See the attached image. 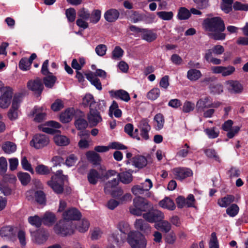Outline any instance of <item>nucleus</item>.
Instances as JSON below:
<instances>
[{
  "mask_svg": "<svg viewBox=\"0 0 248 248\" xmlns=\"http://www.w3.org/2000/svg\"><path fill=\"white\" fill-rule=\"evenodd\" d=\"M203 28L208 31L210 37L216 40H223L226 34L223 32L225 29L223 20L219 17L207 18L203 22Z\"/></svg>",
  "mask_w": 248,
  "mask_h": 248,
  "instance_id": "f257e3e1",
  "label": "nucleus"
},
{
  "mask_svg": "<svg viewBox=\"0 0 248 248\" xmlns=\"http://www.w3.org/2000/svg\"><path fill=\"white\" fill-rule=\"evenodd\" d=\"M127 241L131 248H146L147 240L140 232L130 231L127 235Z\"/></svg>",
  "mask_w": 248,
  "mask_h": 248,
  "instance_id": "f03ea898",
  "label": "nucleus"
},
{
  "mask_svg": "<svg viewBox=\"0 0 248 248\" xmlns=\"http://www.w3.org/2000/svg\"><path fill=\"white\" fill-rule=\"evenodd\" d=\"M151 206L152 205L145 199L138 197L134 199L133 204L129 207V211L132 215L140 216Z\"/></svg>",
  "mask_w": 248,
  "mask_h": 248,
  "instance_id": "7ed1b4c3",
  "label": "nucleus"
},
{
  "mask_svg": "<svg viewBox=\"0 0 248 248\" xmlns=\"http://www.w3.org/2000/svg\"><path fill=\"white\" fill-rule=\"evenodd\" d=\"M66 179V176L62 174V170H58L52 176L51 180L47 182V185L55 192L62 193L63 190V183Z\"/></svg>",
  "mask_w": 248,
  "mask_h": 248,
  "instance_id": "20e7f679",
  "label": "nucleus"
},
{
  "mask_svg": "<svg viewBox=\"0 0 248 248\" xmlns=\"http://www.w3.org/2000/svg\"><path fill=\"white\" fill-rule=\"evenodd\" d=\"M75 225L70 221L60 220L54 227L55 232L63 236L71 235L75 231Z\"/></svg>",
  "mask_w": 248,
  "mask_h": 248,
  "instance_id": "39448f33",
  "label": "nucleus"
},
{
  "mask_svg": "<svg viewBox=\"0 0 248 248\" xmlns=\"http://www.w3.org/2000/svg\"><path fill=\"white\" fill-rule=\"evenodd\" d=\"M13 91L11 88L8 86L0 88V107L7 108L11 102Z\"/></svg>",
  "mask_w": 248,
  "mask_h": 248,
  "instance_id": "423d86ee",
  "label": "nucleus"
},
{
  "mask_svg": "<svg viewBox=\"0 0 248 248\" xmlns=\"http://www.w3.org/2000/svg\"><path fill=\"white\" fill-rule=\"evenodd\" d=\"M22 100V96L20 94H16L14 96L12 106L8 113V116L11 120L17 118L18 108Z\"/></svg>",
  "mask_w": 248,
  "mask_h": 248,
  "instance_id": "0eeeda50",
  "label": "nucleus"
},
{
  "mask_svg": "<svg viewBox=\"0 0 248 248\" xmlns=\"http://www.w3.org/2000/svg\"><path fill=\"white\" fill-rule=\"evenodd\" d=\"M50 142L49 137L45 134H37L31 141V145L36 149H42L47 146Z\"/></svg>",
  "mask_w": 248,
  "mask_h": 248,
  "instance_id": "6e6552de",
  "label": "nucleus"
},
{
  "mask_svg": "<svg viewBox=\"0 0 248 248\" xmlns=\"http://www.w3.org/2000/svg\"><path fill=\"white\" fill-rule=\"evenodd\" d=\"M90 12L89 10L85 8H80L78 12V18L76 24L79 28L85 29L88 28L89 24L87 20L90 18Z\"/></svg>",
  "mask_w": 248,
  "mask_h": 248,
  "instance_id": "1a4fd4ad",
  "label": "nucleus"
},
{
  "mask_svg": "<svg viewBox=\"0 0 248 248\" xmlns=\"http://www.w3.org/2000/svg\"><path fill=\"white\" fill-rule=\"evenodd\" d=\"M212 73L220 74L222 77H227L232 75L235 71V68L232 65L228 66H212L210 68Z\"/></svg>",
  "mask_w": 248,
  "mask_h": 248,
  "instance_id": "9d476101",
  "label": "nucleus"
},
{
  "mask_svg": "<svg viewBox=\"0 0 248 248\" xmlns=\"http://www.w3.org/2000/svg\"><path fill=\"white\" fill-rule=\"evenodd\" d=\"M26 196L28 201H35L39 204H44L46 202L45 195L42 191L30 190L26 192Z\"/></svg>",
  "mask_w": 248,
  "mask_h": 248,
  "instance_id": "9b49d317",
  "label": "nucleus"
},
{
  "mask_svg": "<svg viewBox=\"0 0 248 248\" xmlns=\"http://www.w3.org/2000/svg\"><path fill=\"white\" fill-rule=\"evenodd\" d=\"M80 213L76 208H70L65 211L62 214L63 220L70 221L77 220L81 217Z\"/></svg>",
  "mask_w": 248,
  "mask_h": 248,
  "instance_id": "f8f14e48",
  "label": "nucleus"
},
{
  "mask_svg": "<svg viewBox=\"0 0 248 248\" xmlns=\"http://www.w3.org/2000/svg\"><path fill=\"white\" fill-rule=\"evenodd\" d=\"M225 85L229 92L232 93H239L243 90V85L236 80H228Z\"/></svg>",
  "mask_w": 248,
  "mask_h": 248,
  "instance_id": "ddd939ff",
  "label": "nucleus"
},
{
  "mask_svg": "<svg viewBox=\"0 0 248 248\" xmlns=\"http://www.w3.org/2000/svg\"><path fill=\"white\" fill-rule=\"evenodd\" d=\"M16 232L15 229L10 226L2 227L0 230V236L5 239L13 240L15 239Z\"/></svg>",
  "mask_w": 248,
  "mask_h": 248,
  "instance_id": "4468645a",
  "label": "nucleus"
},
{
  "mask_svg": "<svg viewBox=\"0 0 248 248\" xmlns=\"http://www.w3.org/2000/svg\"><path fill=\"white\" fill-rule=\"evenodd\" d=\"M172 172L176 178L183 180L192 175L191 170L188 168H175L172 170Z\"/></svg>",
  "mask_w": 248,
  "mask_h": 248,
  "instance_id": "2eb2a0df",
  "label": "nucleus"
},
{
  "mask_svg": "<svg viewBox=\"0 0 248 248\" xmlns=\"http://www.w3.org/2000/svg\"><path fill=\"white\" fill-rule=\"evenodd\" d=\"M61 124L56 122L51 121L46 123L45 125H39L38 128L40 131L47 134H53L55 132L54 128H59Z\"/></svg>",
  "mask_w": 248,
  "mask_h": 248,
  "instance_id": "dca6fc26",
  "label": "nucleus"
},
{
  "mask_svg": "<svg viewBox=\"0 0 248 248\" xmlns=\"http://www.w3.org/2000/svg\"><path fill=\"white\" fill-rule=\"evenodd\" d=\"M28 88L35 93L40 94L43 89V85L41 80L37 78L34 80H30L28 83Z\"/></svg>",
  "mask_w": 248,
  "mask_h": 248,
  "instance_id": "f3484780",
  "label": "nucleus"
},
{
  "mask_svg": "<svg viewBox=\"0 0 248 248\" xmlns=\"http://www.w3.org/2000/svg\"><path fill=\"white\" fill-rule=\"evenodd\" d=\"M88 120L89 124L92 126H96L102 121V118L97 110L90 108V113L88 115Z\"/></svg>",
  "mask_w": 248,
  "mask_h": 248,
  "instance_id": "a211bd4d",
  "label": "nucleus"
},
{
  "mask_svg": "<svg viewBox=\"0 0 248 248\" xmlns=\"http://www.w3.org/2000/svg\"><path fill=\"white\" fill-rule=\"evenodd\" d=\"M111 96L116 99H121L124 102H127L130 99L129 93L123 90L109 91Z\"/></svg>",
  "mask_w": 248,
  "mask_h": 248,
  "instance_id": "6ab92c4d",
  "label": "nucleus"
},
{
  "mask_svg": "<svg viewBox=\"0 0 248 248\" xmlns=\"http://www.w3.org/2000/svg\"><path fill=\"white\" fill-rule=\"evenodd\" d=\"M87 178L90 184L96 185L99 179L103 178V172L100 173L96 170L92 169L87 174Z\"/></svg>",
  "mask_w": 248,
  "mask_h": 248,
  "instance_id": "aec40b11",
  "label": "nucleus"
},
{
  "mask_svg": "<svg viewBox=\"0 0 248 248\" xmlns=\"http://www.w3.org/2000/svg\"><path fill=\"white\" fill-rule=\"evenodd\" d=\"M33 241L38 245L44 244L47 240L48 234L42 231H38L31 233Z\"/></svg>",
  "mask_w": 248,
  "mask_h": 248,
  "instance_id": "412c9836",
  "label": "nucleus"
},
{
  "mask_svg": "<svg viewBox=\"0 0 248 248\" xmlns=\"http://www.w3.org/2000/svg\"><path fill=\"white\" fill-rule=\"evenodd\" d=\"M132 172V170H129L118 173L117 176L121 183L128 184L133 180Z\"/></svg>",
  "mask_w": 248,
  "mask_h": 248,
  "instance_id": "4be33fe9",
  "label": "nucleus"
},
{
  "mask_svg": "<svg viewBox=\"0 0 248 248\" xmlns=\"http://www.w3.org/2000/svg\"><path fill=\"white\" fill-rule=\"evenodd\" d=\"M155 228L162 232L168 233L171 229V225L170 222L166 220L162 219L158 222H156L154 225Z\"/></svg>",
  "mask_w": 248,
  "mask_h": 248,
  "instance_id": "5701e85b",
  "label": "nucleus"
},
{
  "mask_svg": "<svg viewBox=\"0 0 248 248\" xmlns=\"http://www.w3.org/2000/svg\"><path fill=\"white\" fill-rule=\"evenodd\" d=\"M120 13L115 9H110L107 10L104 14L105 19L109 22L115 21L119 17Z\"/></svg>",
  "mask_w": 248,
  "mask_h": 248,
  "instance_id": "b1692460",
  "label": "nucleus"
},
{
  "mask_svg": "<svg viewBox=\"0 0 248 248\" xmlns=\"http://www.w3.org/2000/svg\"><path fill=\"white\" fill-rule=\"evenodd\" d=\"M140 35L142 39L148 42H153L157 38L156 33L147 29H142Z\"/></svg>",
  "mask_w": 248,
  "mask_h": 248,
  "instance_id": "393cba45",
  "label": "nucleus"
},
{
  "mask_svg": "<svg viewBox=\"0 0 248 248\" xmlns=\"http://www.w3.org/2000/svg\"><path fill=\"white\" fill-rule=\"evenodd\" d=\"M159 205L165 209L173 211L175 208V205L173 201L169 197H165L159 202Z\"/></svg>",
  "mask_w": 248,
  "mask_h": 248,
  "instance_id": "a878e982",
  "label": "nucleus"
},
{
  "mask_svg": "<svg viewBox=\"0 0 248 248\" xmlns=\"http://www.w3.org/2000/svg\"><path fill=\"white\" fill-rule=\"evenodd\" d=\"M34 113L35 114L34 121L36 122H41L46 118V113L43 107L35 108L34 109Z\"/></svg>",
  "mask_w": 248,
  "mask_h": 248,
  "instance_id": "bb28decb",
  "label": "nucleus"
},
{
  "mask_svg": "<svg viewBox=\"0 0 248 248\" xmlns=\"http://www.w3.org/2000/svg\"><path fill=\"white\" fill-rule=\"evenodd\" d=\"M55 143L60 146H67L70 143V140L66 136L62 135H56L53 137Z\"/></svg>",
  "mask_w": 248,
  "mask_h": 248,
  "instance_id": "cd10ccee",
  "label": "nucleus"
},
{
  "mask_svg": "<svg viewBox=\"0 0 248 248\" xmlns=\"http://www.w3.org/2000/svg\"><path fill=\"white\" fill-rule=\"evenodd\" d=\"M118 180L114 178L110 181H108L105 184L104 187V192L106 194H110L114 189L117 187L118 185Z\"/></svg>",
  "mask_w": 248,
  "mask_h": 248,
  "instance_id": "c85d7f7f",
  "label": "nucleus"
},
{
  "mask_svg": "<svg viewBox=\"0 0 248 248\" xmlns=\"http://www.w3.org/2000/svg\"><path fill=\"white\" fill-rule=\"evenodd\" d=\"M74 113L73 108H67L62 112L60 116V121L63 123L69 122L72 119Z\"/></svg>",
  "mask_w": 248,
  "mask_h": 248,
  "instance_id": "c756f323",
  "label": "nucleus"
},
{
  "mask_svg": "<svg viewBox=\"0 0 248 248\" xmlns=\"http://www.w3.org/2000/svg\"><path fill=\"white\" fill-rule=\"evenodd\" d=\"M87 79L90 81L92 85L94 86L98 90H101L102 85L99 79L94 75V73L90 72L86 74Z\"/></svg>",
  "mask_w": 248,
  "mask_h": 248,
  "instance_id": "7c9ffc66",
  "label": "nucleus"
},
{
  "mask_svg": "<svg viewBox=\"0 0 248 248\" xmlns=\"http://www.w3.org/2000/svg\"><path fill=\"white\" fill-rule=\"evenodd\" d=\"M134 227L137 230L143 232L150 230V225L142 219H136L134 223Z\"/></svg>",
  "mask_w": 248,
  "mask_h": 248,
  "instance_id": "2f4dec72",
  "label": "nucleus"
},
{
  "mask_svg": "<svg viewBox=\"0 0 248 248\" xmlns=\"http://www.w3.org/2000/svg\"><path fill=\"white\" fill-rule=\"evenodd\" d=\"M210 98L209 97H204L199 99L196 104L197 108L203 111L206 108H210Z\"/></svg>",
  "mask_w": 248,
  "mask_h": 248,
  "instance_id": "473e14b6",
  "label": "nucleus"
},
{
  "mask_svg": "<svg viewBox=\"0 0 248 248\" xmlns=\"http://www.w3.org/2000/svg\"><path fill=\"white\" fill-rule=\"evenodd\" d=\"M42 220L45 225L51 226L55 222L56 218L53 213L48 212L44 214Z\"/></svg>",
  "mask_w": 248,
  "mask_h": 248,
  "instance_id": "72a5a7b5",
  "label": "nucleus"
},
{
  "mask_svg": "<svg viewBox=\"0 0 248 248\" xmlns=\"http://www.w3.org/2000/svg\"><path fill=\"white\" fill-rule=\"evenodd\" d=\"M202 76L201 72L196 69H191L187 72V78L190 81L198 80Z\"/></svg>",
  "mask_w": 248,
  "mask_h": 248,
  "instance_id": "f704fd0d",
  "label": "nucleus"
},
{
  "mask_svg": "<svg viewBox=\"0 0 248 248\" xmlns=\"http://www.w3.org/2000/svg\"><path fill=\"white\" fill-rule=\"evenodd\" d=\"M234 201V197L231 195H228L226 196L219 199L217 201V204L221 207H226Z\"/></svg>",
  "mask_w": 248,
  "mask_h": 248,
  "instance_id": "c9c22d12",
  "label": "nucleus"
},
{
  "mask_svg": "<svg viewBox=\"0 0 248 248\" xmlns=\"http://www.w3.org/2000/svg\"><path fill=\"white\" fill-rule=\"evenodd\" d=\"M90 227V223L86 219H82L78 221L75 225V228L80 232L84 233L87 232Z\"/></svg>",
  "mask_w": 248,
  "mask_h": 248,
  "instance_id": "e433bc0d",
  "label": "nucleus"
},
{
  "mask_svg": "<svg viewBox=\"0 0 248 248\" xmlns=\"http://www.w3.org/2000/svg\"><path fill=\"white\" fill-rule=\"evenodd\" d=\"M147 161L143 156H137L133 159V165L136 168H142L146 166Z\"/></svg>",
  "mask_w": 248,
  "mask_h": 248,
  "instance_id": "4c0bfd02",
  "label": "nucleus"
},
{
  "mask_svg": "<svg viewBox=\"0 0 248 248\" xmlns=\"http://www.w3.org/2000/svg\"><path fill=\"white\" fill-rule=\"evenodd\" d=\"M3 151L6 154H11L16 150V145L11 141L5 142L2 146Z\"/></svg>",
  "mask_w": 248,
  "mask_h": 248,
  "instance_id": "58836bf2",
  "label": "nucleus"
},
{
  "mask_svg": "<svg viewBox=\"0 0 248 248\" xmlns=\"http://www.w3.org/2000/svg\"><path fill=\"white\" fill-rule=\"evenodd\" d=\"M101 16V11L98 9H94L90 14L89 20L93 24H96L99 22Z\"/></svg>",
  "mask_w": 248,
  "mask_h": 248,
  "instance_id": "ea45409f",
  "label": "nucleus"
},
{
  "mask_svg": "<svg viewBox=\"0 0 248 248\" xmlns=\"http://www.w3.org/2000/svg\"><path fill=\"white\" fill-rule=\"evenodd\" d=\"M86 157L89 161L94 164H97L101 161L99 155L94 151H88L87 152Z\"/></svg>",
  "mask_w": 248,
  "mask_h": 248,
  "instance_id": "a19ab883",
  "label": "nucleus"
},
{
  "mask_svg": "<svg viewBox=\"0 0 248 248\" xmlns=\"http://www.w3.org/2000/svg\"><path fill=\"white\" fill-rule=\"evenodd\" d=\"M95 103L93 97L91 94H86L82 99V104L86 107L89 106L90 108H93Z\"/></svg>",
  "mask_w": 248,
  "mask_h": 248,
  "instance_id": "79ce46f5",
  "label": "nucleus"
},
{
  "mask_svg": "<svg viewBox=\"0 0 248 248\" xmlns=\"http://www.w3.org/2000/svg\"><path fill=\"white\" fill-rule=\"evenodd\" d=\"M154 121L156 129L160 130L163 128L165 122L163 115L157 114L154 117Z\"/></svg>",
  "mask_w": 248,
  "mask_h": 248,
  "instance_id": "37998d69",
  "label": "nucleus"
},
{
  "mask_svg": "<svg viewBox=\"0 0 248 248\" xmlns=\"http://www.w3.org/2000/svg\"><path fill=\"white\" fill-rule=\"evenodd\" d=\"M160 94V91L158 88H154L147 94V97L148 99L154 101L159 97Z\"/></svg>",
  "mask_w": 248,
  "mask_h": 248,
  "instance_id": "c03bdc74",
  "label": "nucleus"
},
{
  "mask_svg": "<svg viewBox=\"0 0 248 248\" xmlns=\"http://www.w3.org/2000/svg\"><path fill=\"white\" fill-rule=\"evenodd\" d=\"M28 221L31 225L36 228H39L42 224V220L39 216L35 215L29 217H28Z\"/></svg>",
  "mask_w": 248,
  "mask_h": 248,
  "instance_id": "a18cd8bd",
  "label": "nucleus"
},
{
  "mask_svg": "<svg viewBox=\"0 0 248 248\" xmlns=\"http://www.w3.org/2000/svg\"><path fill=\"white\" fill-rule=\"evenodd\" d=\"M109 113L113 114L114 116L117 118H119L122 115V111L118 108V105L117 102L113 101L112 105L109 108Z\"/></svg>",
  "mask_w": 248,
  "mask_h": 248,
  "instance_id": "49530a36",
  "label": "nucleus"
},
{
  "mask_svg": "<svg viewBox=\"0 0 248 248\" xmlns=\"http://www.w3.org/2000/svg\"><path fill=\"white\" fill-rule=\"evenodd\" d=\"M56 79V77L51 75L45 77L43 81L46 87L52 88L54 85Z\"/></svg>",
  "mask_w": 248,
  "mask_h": 248,
  "instance_id": "de8ad7c7",
  "label": "nucleus"
},
{
  "mask_svg": "<svg viewBox=\"0 0 248 248\" xmlns=\"http://www.w3.org/2000/svg\"><path fill=\"white\" fill-rule=\"evenodd\" d=\"M157 16L162 20H170L173 17V13L171 11H161L156 13Z\"/></svg>",
  "mask_w": 248,
  "mask_h": 248,
  "instance_id": "09e8293b",
  "label": "nucleus"
},
{
  "mask_svg": "<svg viewBox=\"0 0 248 248\" xmlns=\"http://www.w3.org/2000/svg\"><path fill=\"white\" fill-rule=\"evenodd\" d=\"M35 171L37 173L41 175H47L50 173L51 169L47 166L43 164L38 165L35 168Z\"/></svg>",
  "mask_w": 248,
  "mask_h": 248,
  "instance_id": "8fccbe9b",
  "label": "nucleus"
},
{
  "mask_svg": "<svg viewBox=\"0 0 248 248\" xmlns=\"http://www.w3.org/2000/svg\"><path fill=\"white\" fill-rule=\"evenodd\" d=\"M212 0H193L199 9H204L208 7Z\"/></svg>",
  "mask_w": 248,
  "mask_h": 248,
  "instance_id": "3c124183",
  "label": "nucleus"
},
{
  "mask_svg": "<svg viewBox=\"0 0 248 248\" xmlns=\"http://www.w3.org/2000/svg\"><path fill=\"white\" fill-rule=\"evenodd\" d=\"M124 50L119 46H116L112 52V59L115 60H120L124 54Z\"/></svg>",
  "mask_w": 248,
  "mask_h": 248,
  "instance_id": "603ef678",
  "label": "nucleus"
},
{
  "mask_svg": "<svg viewBox=\"0 0 248 248\" xmlns=\"http://www.w3.org/2000/svg\"><path fill=\"white\" fill-rule=\"evenodd\" d=\"M17 177L23 185H26L31 180L30 174L27 172H18Z\"/></svg>",
  "mask_w": 248,
  "mask_h": 248,
  "instance_id": "864d4df0",
  "label": "nucleus"
},
{
  "mask_svg": "<svg viewBox=\"0 0 248 248\" xmlns=\"http://www.w3.org/2000/svg\"><path fill=\"white\" fill-rule=\"evenodd\" d=\"M204 132L210 139L217 138L219 134V131L216 128H208L204 130Z\"/></svg>",
  "mask_w": 248,
  "mask_h": 248,
  "instance_id": "5fc2aeb1",
  "label": "nucleus"
},
{
  "mask_svg": "<svg viewBox=\"0 0 248 248\" xmlns=\"http://www.w3.org/2000/svg\"><path fill=\"white\" fill-rule=\"evenodd\" d=\"M239 207L236 204H232L226 210L227 214L231 217H234L239 212Z\"/></svg>",
  "mask_w": 248,
  "mask_h": 248,
  "instance_id": "6e6d98bb",
  "label": "nucleus"
},
{
  "mask_svg": "<svg viewBox=\"0 0 248 248\" xmlns=\"http://www.w3.org/2000/svg\"><path fill=\"white\" fill-rule=\"evenodd\" d=\"M189 11L185 7H182L179 9L178 16L180 19L185 20L188 19L190 16Z\"/></svg>",
  "mask_w": 248,
  "mask_h": 248,
  "instance_id": "4d7b16f0",
  "label": "nucleus"
},
{
  "mask_svg": "<svg viewBox=\"0 0 248 248\" xmlns=\"http://www.w3.org/2000/svg\"><path fill=\"white\" fill-rule=\"evenodd\" d=\"M64 107L63 101L60 99H57L52 104L51 108L54 111H58Z\"/></svg>",
  "mask_w": 248,
  "mask_h": 248,
  "instance_id": "13d9d810",
  "label": "nucleus"
},
{
  "mask_svg": "<svg viewBox=\"0 0 248 248\" xmlns=\"http://www.w3.org/2000/svg\"><path fill=\"white\" fill-rule=\"evenodd\" d=\"M110 240L114 241L118 246H121L124 243V239H122L118 233L113 232L110 237Z\"/></svg>",
  "mask_w": 248,
  "mask_h": 248,
  "instance_id": "bf43d9fd",
  "label": "nucleus"
},
{
  "mask_svg": "<svg viewBox=\"0 0 248 248\" xmlns=\"http://www.w3.org/2000/svg\"><path fill=\"white\" fill-rule=\"evenodd\" d=\"M21 164L23 169L29 171L32 173H34L33 168H32L31 164L28 161L26 157L24 156L22 157Z\"/></svg>",
  "mask_w": 248,
  "mask_h": 248,
  "instance_id": "052dcab7",
  "label": "nucleus"
},
{
  "mask_svg": "<svg viewBox=\"0 0 248 248\" xmlns=\"http://www.w3.org/2000/svg\"><path fill=\"white\" fill-rule=\"evenodd\" d=\"M209 248H219V244L215 232H212L209 243Z\"/></svg>",
  "mask_w": 248,
  "mask_h": 248,
  "instance_id": "680f3d73",
  "label": "nucleus"
},
{
  "mask_svg": "<svg viewBox=\"0 0 248 248\" xmlns=\"http://www.w3.org/2000/svg\"><path fill=\"white\" fill-rule=\"evenodd\" d=\"M75 125L78 130H82L87 127L88 123L85 119L79 118L75 121Z\"/></svg>",
  "mask_w": 248,
  "mask_h": 248,
  "instance_id": "e2e57ef3",
  "label": "nucleus"
},
{
  "mask_svg": "<svg viewBox=\"0 0 248 248\" xmlns=\"http://www.w3.org/2000/svg\"><path fill=\"white\" fill-rule=\"evenodd\" d=\"M65 15L68 21L73 22L76 18V10L72 8H69L66 10Z\"/></svg>",
  "mask_w": 248,
  "mask_h": 248,
  "instance_id": "0e129e2a",
  "label": "nucleus"
},
{
  "mask_svg": "<svg viewBox=\"0 0 248 248\" xmlns=\"http://www.w3.org/2000/svg\"><path fill=\"white\" fill-rule=\"evenodd\" d=\"M31 65V62H29L27 58H23L19 62V67L20 69L23 71L29 70Z\"/></svg>",
  "mask_w": 248,
  "mask_h": 248,
  "instance_id": "69168bd1",
  "label": "nucleus"
},
{
  "mask_svg": "<svg viewBox=\"0 0 248 248\" xmlns=\"http://www.w3.org/2000/svg\"><path fill=\"white\" fill-rule=\"evenodd\" d=\"M91 142L90 139L82 138L78 141V146L80 149H87L89 147Z\"/></svg>",
  "mask_w": 248,
  "mask_h": 248,
  "instance_id": "338daca9",
  "label": "nucleus"
},
{
  "mask_svg": "<svg viewBox=\"0 0 248 248\" xmlns=\"http://www.w3.org/2000/svg\"><path fill=\"white\" fill-rule=\"evenodd\" d=\"M233 7L235 10L248 11V3H242L240 2L236 1L233 3Z\"/></svg>",
  "mask_w": 248,
  "mask_h": 248,
  "instance_id": "774afa93",
  "label": "nucleus"
}]
</instances>
